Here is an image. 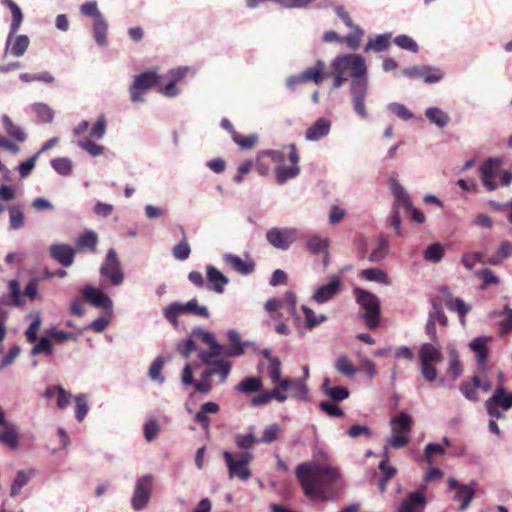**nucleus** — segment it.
Returning a JSON list of instances; mask_svg holds the SVG:
<instances>
[{
    "label": "nucleus",
    "instance_id": "obj_1",
    "mask_svg": "<svg viewBox=\"0 0 512 512\" xmlns=\"http://www.w3.org/2000/svg\"><path fill=\"white\" fill-rule=\"evenodd\" d=\"M295 474L304 493L315 501L335 500L333 489L340 477L338 468L330 464L304 462L296 467Z\"/></svg>",
    "mask_w": 512,
    "mask_h": 512
},
{
    "label": "nucleus",
    "instance_id": "obj_2",
    "mask_svg": "<svg viewBox=\"0 0 512 512\" xmlns=\"http://www.w3.org/2000/svg\"><path fill=\"white\" fill-rule=\"evenodd\" d=\"M332 68L350 73V100L354 112L361 119H366L368 112L365 102L369 93V80L364 57L360 54L338 56L333 60Z\"/></svg>",
    "mask_w": 512,
    "mask_h": 512
},
{
    "label": "nucleus",
    "instance_id": "obj_3",
    "mask_svg": "<svg viewBox=\"0 0 512 512\" xmlns=\"http://www.w3.org/2000/svg\"><path fill=\"white\" fill-rule=\"evenodd\" d=\"M418 358L422 377L429 383L436 381V366L444 359L441 347L436 343H422L418 349Z\"/></svg>",
    "mask_w": 512,
    "mask_h": 512
},
{
    "label": "nucleus",
    "instance_id": "obj_4",
    "mask_svg": "<svg viewBox=\"0 0 512 512\" xmlns=\"http://www.w3.org/2000/svg\"><path fill=\"white\" fill-rule=\"evenodd\" d=\"M355 300L364 311L361 315L366 325L374 329L379 325L381 305L379 298L363 288L356 287L353 290Z\"/></svg>",
    "mask_w": 512,
    "mask_h": 512
},
{
    "label": "nucleus",
    "instance_id": "obj_5",
    "mask_svg": "<svg viewBox=\"0 0 512 512\" xmlns=\"http://www.w3.org/2000/svg\"><path fill=\"white\" fill-rule=\"evenodd\" d=\"M184 313H191L193 315L201 316L204 318L210 317L208 308L206 306L199 305L196 298H192L186 303L172 302L162 310L164 318L174 328H178V316Z\"/></svg>",
    "mask_w": 512,
    "mask_h": 512
},
{
    "label": "nucleus",
    "instance_id": "obj_6",
    "mask_svg": "<svg viewBox=\"0 0 512 512\" xmlns=\"http://www.w3.org/2000/svg\"><path fill=\"white\" fill-rule=\"evenodd\" d=\"M223 458L230 478H239L245 481L251 477L248 465L254 459L253 453L224 451Z\"/></svg>",
    "mask_w": 512,
    "mask_h": 512
},
{
    "label": "nucleus",
    "instance_id": "obj_7",
    "mask_svg": "<svg viewBox=\"0 0 512 512\" xmlns=\"http://www.w3.org/2000/svg\"><path fill=\"white\" fill-rule=\"evenodd\" d=\"M99 273L111 286L118 287L123 284L125 276L115 249L110 248L107 251L105 259L100 266Z\"/></svg>",
    "mask_w": 512,
    "mask_h": 512
},
{
    "label": "nucleus",
    "instance_id": "obj_8",
    "mask_svg": "<svg viewBox=\"0 0 512 512\" xmlns=\"http://www.w3.org/2000/svg\"><path fill=\"white\" fill-rule=\"evenodd\" d=\"M160 76L155 70H147L133 77L129 86L130 100L133 103L143 102V95L158 85Z\"/></svg>",
    "mask_w": 512,
    "mask_h": 512
},
{
    "label": "nucleus",
    "instance_id": "obj_9",
    "mask_svg": "<svg viewBox=\"0 0 512 512\" xmlns=\"http://www.w3.org/2000/svg\"><path fill=\"white\" fill-rule=\"evenodd\" d=\"M485 407L491 418H504V411L512 408V391L508 392L504 386L499 385L492 396L486 400Z\"/></svg>",
    "mask_w": 512,
    "mask_h": 512
},
{
    "label": "nucleus",
    "instance_id": "obj_10",
    "mask_svg": "<svg viewBox=\"0 0 512 512\" xmlns=\"http://www.w3.org/2000/svg\"><path fill=\"white\" fill-rule=\"evenodd\" d=\"M154 476L144 474L137 478L131 498V506L135 511L145 509L151 499Z\"/></svg>",
    "mask_w": 512,
    "mask_h": 512
},
{
    "label": "nucleus",
    "instance_id": "obj_11",
    "mask_svg": "<svg viewBox=\"0 0 512 512\" xmlns=\"http://www.w3.org/2000/svg\"><path fill=\"white\" fill-rule=\"evenodd\" d=\"M298 237L299 230L293 227H273L266 233L267 242L282 251L288 250Z\"/></svg>",
    "mask_w": 512,
    "mask_h": 512
},
{
    "label": "nucleus",
    "instance_id": "obj_12",
    "mask_svg": "<svg viewBox=\"0 0 512 512\" xmlns=\"http://www.w3.org/2000/svg\"><path fill=\"white\" fill-rule=\"evenodd\" d=\"M289 149V155L288 160L290 161L291 165H279L275 167L274 174L275 178L278 184L283 185L288 180L294 179L298 177L301 173V169L298 165L300 156L297 151V147L294 143H290L288 146Z\"/></svg>",
    "mask_w": 512,
    "mask_h": 512
},
{
    "label": "nucleus",
    "instance_id": "obj_13",
    "mask_svg": "<svg viewBox=\"0 0 512 512\" xmlns=\"http://www.w3.org/2000/svg\"><path fill=\"white\" fill-rule=\"evenodd\" d=\"M81 293L84 300L90 305L107 311L109 315L112 314L113 301L101 288L86 285L83 287Z\"/></svg>",
    "mask_w": 512,
    "mask_h": 512
},
{
    "label": "nucleus",
    "instance_id": "obj_14",
    "mask_svg": "<svg viewBox=\"0 0 512 512\" xmlns=\"http://www.w3.org/2000/svg\"><path fill=\"white\" fill-rule=\"evenodd\" d=\"M403 75L409 78H422L425 83L435 84L444 78V72L439 67L434 66H413L405 68L402 71Z\"/></svg>",
    "mask_w": 512,
    "mask_h": 512
},
{
    "label": "nucleus",
    "instance_id": "obj_15",
    "mask_svg": "<svg viewBox=\"0 0 512 512\" xmlns=\"http://www.w3.org/2000/svg\"><path fill=\"white\" fill-rule=\"evenodd\" d=\"M389 187L394 197L391 209H396L397 211H400V209L402 208L405 211H407L408 209L412 208L413 202L409 193L407 192L405 187L399 183L397 179L391 178L389 180Z\"/></svg>",
    "mask_w": 512,
    "mask_h": 512
},
{
    "label": "nucleus",
    "instance_id": "obj_16",
    "mask_svg": "<svg viewBox=\"0 0 512 512\" xmlns=\"http://www.w3.org/2000/svg\"><path fill=\"white\" fill-rule=\"evenodd\" d=\"M340 286L341 278L338 275H333L327 284L316 289L312 295V300L317 304H325L339 293Z\"/></svg>",
    "mask_w": 512,
    "mask_h": 512
},
{
    "label": "nucleus",
    "instance_id": "obj_17",
    "mask_svg": "<svg viewBox=\"0 0 512 512\" xmlns=\"http://www.w3.org/2000/svg\"><path fill=\"white\" fill-rule=\"evenodd\" d=\"M332 122L328 118L320 117L305 132V139L317 142L327 137L331 131Z\"/></svg>",
    "mask_w": 512,
    "mask_h": 512
},
{
    "label": "nucleus",
    "instance_id": "obj_18",
    "mask_svg": "<svg viewBox=\"0 0 512 512\" xmlns=\"http://www.w3.org/2000/svg\"><path fill=\"white\" fill-rule=\"evenodd\" d=\"M207 289L217 294H222L225 286L229 283V279L219 269L213 265L206 266Z\"/></svg>",
    "mask_w": 512,
    "mask_h": 512
},
{
    "label": "nucleus",
    "instance_id": "obj_19",
    "mask_svg": "<svg viewBox=\"0 0 512 512\" xmlns=\"http://www.w3.org/2000/svg\"><path fill=\"white\" fill-rule=\"evenodd\" d=\"M50 256L64 267L73 264L75 258V250L68 244H53L49 248Z\"/></svg>",
    "mask_w": 512,
    "mask_h": 512
},
{
    "label": "nucleus",
    "instance_id": "obj_20",
    "mask_svg": "<svg viewBox=\"0 0 512 512\" xmlns=\"http://www.w3.org/2000/svg\"><path fill=\"white\" fill-rule=\"evenodd\" d=\"M440 292L445 296V305L450 311H456L462 324L465 323V315L471 310L461 298L453 297L447 286H442Z\"/></svg>",
    "mask_w": 512,
    "mask_h": 512
},
{
    "label": "nucleus",
    "instance_id": "obj_21",
    "mask_svg": "<svg viewBox=\"0 0 512 512\" xmlns=\"http://www.w3.org/2000/svg\"><path fill=\"white\" fill-rule=\"evenodd\" d=\"M476 487L477 482L472 480L468 484L462 485L458 490H456L453 500L460 502V506L458 508L460 511H464L470 506L475 496Z\"/></svg>",
    "mask_w": 512,
    "mask_h": 512
},
{
    "label": "nucleus",
    "instance_id": "obj_22",
    "mask_svg": "<svg viewBox=\"0 0 512 512\" xmlns=\"http://www.w3.org/2000/svg\"><path fill=\"white\" fill-rule=\"evenodd\" d=\"M426 504V497L418 492L414 491L408 494V496L401 502L398 512H420Z\"/></svg>",
    "mask_w": 512,
    "mask_h": 512
},
{
    "label": "nucleus",
    "instance_id": "obj_23",
    "mask_svg": "<svg viewBox=\"0 0 512 512\" xmlns=\"http://www.w3.org/2000/svg\"><path fill=\"white\" fill-rule=\"evenodd\" d=\"M224 261L241 275H250L255 270V263L252 260L244 261L238 255L226 253L223 256Z\"/></svg>",
    "mask_w": 512,
    "mask_h": 512
},
{
    "label": "nucleus",
    "instance_id": "obj_24",
    "mask_svg": "<svg viewBox=\"0 0 512 512\" xmlns=\"http://www.w3.org/2000/svg\"><path fill=\"white\" fill-rule=\"evenodd\" d=\"M12 14V23L10 26V32L6 41V51L9 49L10 44L12 43V39L14 35L18 32L21 23L23 21V14L20 7L12 0H4Z\"/></svg>",
    "mask_w": 512,
    "mask_h": 512
},
{
    "label": "nucleus",
    "instance_id": "obj_25",
    "mask_svg": "<svg viewBox=\"0 0 512 512\" xmlns=\"http://www.w3.org/2000/svg\"><path fill=\"white\" fill-rule=\"evenodd\" d=\"M34 475V470H19L17 471L10 488V496L12 498L18 497L22 494V489L29 483Z\"/></svg>",
    "mask_w": 512,
    "mask_h": 512
},
{
    "label": "nucleus",
    "instance_id": "obj_26",
    "mask_svg": "<svg viewBox=\"0 0 512 512\" xmlns=\"http://www.w3.org/2000/svg\"><path fill=\"white\" fill-rule=\"evenodd\" d=\"M220 410V406L212 401L205 402L201 405L200 410L195 415V420L198 422L203 430H208L210 427V418L208 414H216Z\"/></svg>",
    "mask_w": 512,
    "mask_h": 512
},
{
    "label": "nucleus",
    "instance_id": "obj_27",
    "mask_svg": "<svg viewBox=\"0 0 512 512\" xmlns=\"http://www.w3.org/2000/svg\"><path fill=\"white\" fill-rule=\"evenodd\" d=\"M235 445L241 449V452L252 453L256 443H259L258 438L254 433V426L249 427V433H238L234 436Z\"/></svg>",
    "mask_w": 512,
    "mask_h": 512
},
{
    "label": "nucleus",
    "instance_id": "obj_28",
    "mask_svg": "<svg viewBox=\"0 0 512 512\" xmlns=\"http://www.w3.org/2000/svg\"><path fill=\"white\" fill-rule=\"evenodd\" d=\"M2 428V431H0V443L11 449H16L19 446L17 427L9 422Z\"/></svg>",
    "mask_w": 512,
    "mask_h": 512
},
{
    "label": "nucleus",
    "instance_id": "obj_29",
    "mask_svg": "<svg viewBox=\"0 0 512 512\" xmlns=\"http://www.w3.org/2000/svg\"><path fill=\"white\" fill-rule=\"evenodd\" d=\"M424 114L428 121L439 129L446 127L450 121L448 113L436 106L428 107Z\"/></svg>",
    "mask_w": 512,
    "mask_h": 512
},
{
    "label": "nucleus",
    "instance_id": "obj_30",
    "mask_svg": "<svg viewBox=\"0 0 512 512\" xmlns=\"http://www.w3.org/2000/svg\"><path fill=\"white\" fill-rule=\"evenodd\" d=\"M391 428L393 434H409L412 429V418L409 414L401 412L391 419Z\"/></svg>",
    "mask_w": 512,
    "mask_h": 512
},
{
    "label": "nucleus",
    "instance_id": "obj_31",
    "mask_svg": "<svg viewBox=\"0 0 512 512\" xmlns=\"http://www.w3.org/2000/svg\"><path fill=\"white\" fill-rule=\"evenodd\" d=\"M9 294H4L0 298V302L3 305H13L15 307H20L23 305V300L21 297L20 286L17 280L9 281Z\"/></svg>",
    "mask_w": 512,
    "mask_h": 512
},
{
    "label": "nucleus",
    "instance_id": "obj_32",
    "mask_svg": "<svg viewBox=\"0 0 512 512\" xmlns=\"http://www.w3.org/2000/svg\"><path fill=\"white\" fill-rule=\"evenodd\" d=\"M93 38L98 46L104 47L107 45L108 22L105 17H101L93 21L92 25Z\"/></svg>",
    "mask_w": 512,
    "mask_h": 512
},
{
    "label": "nucleus",
    "instance_id": "obj_33",
    "mask_svg": "<svg viewBox=\"0 0 512 512\" xmlns=\"http://www.w3.org/2000/svg\"><path fill=\"white\" fill-rule=\"evenodd\" d=\"M326 68V64L323 60H317L315 65L305 69L301 74L304 82H313L320 84L323 81V69Z\"/></svg>",
    "mask_w": 512,
    "mask_h": 512
},
{
    "label": "nucleus",
    "instance_id": "obj_34",
    "mask_svg": "<svg viewBox=\"0 0 512 512\" xmlns=\"http://www.w3.org/2000/svg\"><path fill=\"white\" fill-rule=\"evenodd\" d=\"M263 383L259 377L248 376L243 378L236 386L235 390L239 393L250 394L262 390Z\"/></svg>",
    "mask_w": 512,
    "mask_h": 512
},
{
    "label": "nucleus",
    "instance_id": "obj_35",
    "mask_svg": "<svg viewBox=\"0 0 512 512\" xmlns=\"http://www.w3.org/2000/svg\"><path fill=\"white\" fill-rule=\"evenodd\" d=\"M360 277L367 281L376 282L386 286L391 284V279L388 274L379 268L364 269L360 272Z\"/></svg>",
    "mask_w": 512,
    "mask_h": 512
},
{
    "label": "nucleus",
    "instance_id": "obj_36",
    "mask_svg": "<svg viewBox=\"0 0 512 512\" xmlns=\"http://www.w3.org/2000/svg\"><path fill=\"white\" fill-rule=\"evenodd\" d=\"M2 124L6 133L11 138L19 142H24L27 139V134L25 133L23 128L19 125H16L7 114H4L2 116Z\"/></svg>",
    "mask_w": 512,
    "mask_h": 512
},
{
    "label": "nucleus",
    "instance_id": "obj_37",
    "mask_svg": "<svg viewBox=\"0 0 512 512\" xmlns=\"http://www.w3.org/2000/svg\"><path fill=\"white\" fill-rule=\"evenodd\" d=\"M488 340V337L480 336L474 338L469 343V347L476 354V359L479 364L483 363L488 357Z\"/></svg>",
    "mask_w": 512,
    "mask_h": 512
},
{
    "label": "nucleus",
    "instance_id": "obj_38",
    "mask_svg": "<svg viewBox=\"0 0 512 512\" xmlns=\"http://www.w3.org/2000/svg\"><path fill=\"white\" fill-rule=\"evenodd\" d=\"M227 338L230 343L229 347L235 353L236 357L244 354L245 347L254 345V343H251L249 341H242L240 334L236 330H229L227 332Z\"/></svg>",
    "mask_w": 512,
    "mask_h": 512
},
{
    "label": "nucleus",
    "instance_id": "obj_39",
    "mask_svg": "<svg viewBox=\"0 0 512 512\" xmlns=\"http://www.w3.org/2000/svg\"><path fill=\"white\" fill-rule=\"evenodd\" d=\"M392 34L391 33H384L377 35L374 39H370L368 43L366 44L364 51L368 52L370 50H373L375 52H382L385 51L389 45L391 40Z\"/></svg>",
    "mask_w": 512,
    "mask_h": 512
},
{
    "label": "nucleus",
    "instance_id": "obj_40",
    "mask_svg": "<svg viewBox=\"0 0 512 512\" xmlns=\"http://www.w3.org/2000/svg\"><path fill=\"white\" fill-rule=\"evenodd\" d=\"M9 211V229L19 230L24 226V213L20 205H11L8 207Z\"/></svg>",
    "mask_w": 512,
    "mask_h": 512
},
{
    "label": "nucleus",
    "instance_id": "obj_41",
    "mask_svg": "<svg viewBox=\"0 0 512 512\" xmlns=\"http://www.w3.org/2000/svg\"><path fill=\"white\" fill-rule=\"evenodd\" d=\"M164 364L165 358L162 355L156 357L151 363L148 375L152 381L158 382L159 384H163L165 382V377L162 375Z\"/></svg>",
    "mask_w": 512,
    "mask_h": 512
},
{
    "label": "nucleus",
    "instance_id": "obj_42",
    "mask_svg": "<svg viewBox=\"0 0 512 512\" xmlns=\"http://www.w3.org/2000/svg\"><path fill=\"white\" fill-rule=\"evenodd\" d=\"M444 256L442 244L436 242L429 245L423 252V258L429 263H438Z\"/></svg>",
    "mask_w": 512,
    "mask_h": 512
},
{
    "label": "nucleus",
    "instance_id": "obj_43",
    "mask_svg": "<svg viewBox=\"0 0 512 512\" xmlns=\"http://www.w3.org/2000/svg\"><path fill=\"white\" fill-rule=\"evenodd\" d=\"M75 401V418L78 422H82L89 412L88 397L86 394H78L74 397Z\"/></svg>",
    "mask_w": 512,
    "mask_h": 512
},
{
    "label": "nucleus",
    "instance_id": "obj_44",
    "mask_svg": "<svg viewBox=\"0 0 512 512\" xmlns=\"http://www.w3.org/2000/svg\"><path fill=\"white\" fill-rule=\"evenodd\" d=\"M32 110L42 122L51 123L54 119V110L45 103H34Z\"/></svg>",
    "mask_w": 512,
    "mask_h": 512
},
{
    "label": "nucleus",
    "instance_id": "obj_45",
    "mask_svg": "<svg viewBox=\"0 0 512 512\" xmlns=\"http://www.w3.org/2000/svg\"><path fill=\"white\" fill-rule=\"evenodd\" d=\"M209 366L212 367L215 375L219 376L220 383H224L227 380L232 367L229 361L223 359L215 360Z\"/></svg>",
    "mask_w": 512,
    "mask_h": 512
},
{
    "label": "nucleus",
    "instance_id": "obj_46",
    "mask_svg": "<svg viewBox=\"0 0 512 512\" xmlns=\"http://www.w3.org/2000/svg\"><path fill=\"white\" fill-rule=\"evenodd\" d=\"M307 249L313 254L326 252L329 246V240L320 236H311L306 243Z\"/></svg>",
    "mask_w": 512,
    "mask_h": 512
},
{
    "label": "nucleus",
    "instance_id": "obj_47",
    "mask_svg": "<svg viewBox=\"0 0 512 512\" xmlns=\"http://www.w3.org/2000/svg\"><path fill=\"white\" fill-rule=\"evenodd\" d=\"M301 309L305 316L306 327L310 330L327 320V316L325 314L315 316L314 311L306 305H303Z\"/></svg>",
    "mask_w": 512,
    "mask_h": 512
},
{
    "label": "nucleus",
    "instance_id": "obj_48",
    "mask_svg": "<svg viewBox=\"0 0 512 512\" xmlns=\"http://www.w3.org/2000/svg\"><path fill=\"white\" fill-rule=\"evenodd\" d=\"M335 369L346 377H352L356 373V367L348 359L346 355H340L335 364Z\"/></svg>",
    "mask_w": 512,
    "mask_h": 512
},
{
    "label": "nucleus",
    "instance_id": "obj_49",
    "mask_svg": "<svg viewBox=\"0 0 512 512\" xmlns=\"http://www.w3.org/2000/svg\"><path fill=\"white\" fill-rule=\"evenodd\" d=\"M502 316V320L499 322L500 334L505 335L512 331V308L509 305H505L503 309L496 313Z\"/></svg>",
    "mask_w": 512,
    "mask_h": 512
},
{
    "label": "nucleus",
    "instance_id": "obj_50",
    "mask_svg": "<svg viewBox=\"0 0 512 512\" xmlns=\"http://www.w3.org/2000/svg\"><path fill=\"white\" fill-rule=\"evenodd\" d=\"M107 130V119L104 114H101L97 117L96 122L93 124L89 131V136L91 139L101 140L106 134Z\"/></svg>",
    "mask_w": 512,
    "mask_h": 512
},
{
    "label": "nucleus",
    "instance_id": "obj_51",
    "mask_svg": "<svg viewBox=\"0 0 512 512\" xmlns=\"http://www.w3.org/2000/svg\"><path fill=\"white\" fill-rule=\"evenodd\" d=\"M394 44L400 49L410 51L413 53H417L419 51V46L417 42L410 36L406 34H401L396 36L393 39Z\"/></svg>",
    "mask_w": 512,
    "mask_h": 512
},
{
    "label": "nucleus",
    "instance_id": "obj_52",
    "mask_svg": "<svg viewBox=\"0 0 512 512\" xmlns=\"http://www.w3.org/2000/svg\"><path fill=\"white\" fill-rule=\"evenodd\" d=\"M51 166L61 176H68L72 172V161L68 157L52 159Z\"/></svg>",
    "mask_w": 512,
    "mask_h": 512
},
{
    "label": "nucleus",
    "instance_id": "obj_53",
    "mask_svg": "<svg viewBox=\"0 0 512 512\" xmlns=\"http://www.w3.org/2000/svg\"><path fill=\"white\" fill-rule=\"evenodd\" d=\"M389 250V243L388 241L381 237L379 240H378V245L377 247L370 253L368 259L369 261L371 262H380L382 261L385 256L387 255V252Z\"/></svg>",
    "mask_w": 512,
    "mask_h": 512
},
{
    "label": "nucleus",
    "instance_id": "obj_54",
    "mask_svg": "<svg viewBox=\"0 0 512 512\" xmlns=\"http://www.w3.org/2000/svg\"><path fill=\"white\" fill-rule=\"evenodd\" d=\"M190 253L191 248L185 237L172 248V255L178 261H185Z\"/></svg>",
    "mask_w": 512,
    "mask_h": 512
},
{
    "label": "nucleus",
    "instance_id": "obj_55",
    "mask_svg": "<svg viewBox=\"0 0 512 512\" xmlns=\"http://www.w3.org/2000/svg\"><path fill=\"white\" fill-rule=\"evenodd\" d=\"M97 243V234L92 230L84 232L77 240V246L79 248H89L91 250L96 249Z\"/></svg>",
    "mask_w": 512,
    "mask_h": 512
},
{
    "label": "nucleus",
    "instance_id": "obj_56",
    "mask_svg": "<svg viewBox=\"0 0 512 512\" xmlns=\"http://www.w3.org/2000/svg\"><path fill=\"white\" fill-rule=\"evenodd\" d=\"M36 342L37 344L31 349L30 352L32 356H36L39 354H53V345L47 337H40Z\"/></svg>",
    "mask_w": 512,
    "mask_h": 512
},
{
    "label": "nucleus",
    "instance_id": "obj_57",
    "mask_svg": "<svg viewBox=\"0 0 512 512\" xmlns=\"http://www.w3.org/2000/svg\"><path fill=\"white\" fill-rule=\"evenodd\" d=\"M387 109L404 121H408L414 117V114L404 104L398 102L389 103Z\"/></svg>",
    "mask_w": 512,
    "mask_h": 512
},
{
    "label": "nucleus",
    "instance_id": "obj_58",
    "mask_svg": "<svg viewBox=\"0 0 512 512\" xmlns=\"http://www.w3.org/2000/svg\"><path fill=\"white\" fill-rule=\"evenodd\" d=\"M29 38L26 35H19L15 38L11 46V54L15 57H21L29 46Z\"/></svg>",
    "mask_w": 512,
    "mask_h": 512
},
{
    "label": "nucleus",
    "instance_id": "obj_59",
    "mask_svg": "<svg viewBox=\"0 0 512 512\" xmlns=\"http://www.w3.org/2000/svg\"><path fill=\"white\" fill-rule=\"evenodd\" d=\"M500 165V160L498 158L490 157L488 158L480 167V171L482 177L486 178H495L497 174V166Z\"/></svg>",
    "mask_w": 512,
    "mask_h": 512
},
{
    "label": "nucleus",
    "instance_id": "obj_60",
    "mask_svg": "<svg viewBox=\"0 0 512 512\" xmlns=\"http://www.w3.org/2000/svg\"><path fill=\"white\" fill-rule=\"evenodd\" d=\"M32 317L33 320L25 333L26 339L29 343H34L38 340L37 331L42 323V319L39 313H35Z\"/></svg>",
    "mask_w": 512,
    "mask_h": 512
},
{
    "label": "nucleus",
    "instance_id": "obj_61",
    "mask_svg": "<svg viewBox=\"0 0 512 512\" xmlns=\"http://www.w3.org/2000/svg\"><path fill=\"white\" fill-rule=\"evenodd\" d=\"M80 12L82 15L92 17L93 20L103 17L102 13L98 9L96 1H87L80 6Z\"/></svg>",
    "mask_w": 512,
    "mask_h": 512
},
{
    "label": "nucleus",
    "instance_id": "obj_62",
    "mask_svg": "<svg viewBox=\"0 0 512 512\" xmlns=\"http://www.w3.org/2000/svg\"><path fill=\"white\" fill-rule=\"evenodd\" d=\"M233 141L242 149H251L258 143L259 138L256 134L242 137L239 133H234Z\"/></svg>",
    "mask_w": 512,
    "mask_h": 512
},
{
    "label": "nucleus",
    "instance_id": "obj_63",
    "mask_svg": "<svg viewBox=\"0 0 512 512\" xmlns=\"http://www.w3.org/2000/svg\"><path fill=\"white\" fill-rule=\"evenodd\" d=\"M281 432V427L278 424H273L266 427L263 431L262 437L258 438L259 443L270 444L275 441L278 434Z\"/></svg>",
    "mask_w": 512,
    "mask_h": 512
},
{
    "label": "nucleus",
    "instance_id": "obj_64",
    "mask_svg": "<svg viewBox=\"0 0 512 512\" xmlns=\"http://www.w3.org/2000/svg\"><path fill=\"white\" fill-rule=\"evenodd\" d=\"M475 275L483 281L482 288H486L488 285H497L500 281L493 271L488 268L476 271Z\"/></svg>",
    "mask_w": 512,
    "mask_h": 512
}]
</instances>
